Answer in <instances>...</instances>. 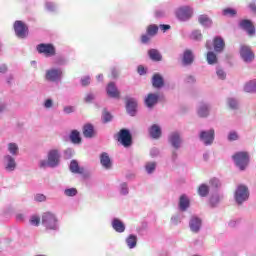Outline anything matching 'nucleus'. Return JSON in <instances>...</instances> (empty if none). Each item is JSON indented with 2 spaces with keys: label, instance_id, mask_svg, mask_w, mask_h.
<instances>
[{
  "label": "nucleus",
  "instance_id": "1",
  "mask_svg": "<svg viewBox=\"0 0 256 256\" xmlns=\"http://www.w3.org/2000/svg\"><path fill=\"white\" fill-rule=\"evenodd\" d=\"M232 159L236 167H238L240 171H245L249 166V161H250L249 152H245V151L236 152L232 156Z\"/></svg>",
  "mask_w": 256,
  "mask_h": 256
},
{
  "label": "nucleus",
  "instance_id": "2",
  "mask_svg": "<svg viewBox=\"0 0 256 256\" xmlns=\"http://www.w3.org/2000/svg\"><path fill=\"white\" fill-rule=\"evenodd\" d=\"M116 140L118 141V143H121V145L126 148L133 145V136L128 129H121L116 135Z\"/></svg>",
  "mask_w": 256,
  "mask_h": 256
},
{
  "label": "nucleus",
  "instance_id": "3",
  "mask_svg": "<svg viewBox=\"0 0 256 256\" xmlns=\"http://www.w3.org/2000/svg\"><path fill=\"white\" fill-rule=\"evenodd\" d=\"M42 225H44L46 229L55 231V229H57V218L53 213L46 212L42 215Z\"/></svg>",
  "mask_w": 256,
  "mask_h": 256
},
{
  "label": "nucleus",
  "instance_id": "4",
  "mask_svg": "<svg viewBox=\"0 0 256 256\" xmlns=\"http://www.w3.org/2000/svg\"><path fill=\"white\" fill-rule=\"evenodd\" d=\"M235 199L241 205L243 201H247L249 199V188L245 185H239L235 192Z\"/></svg>",
  "mask_w": 256,
  "mask_h": 256
},
{
  "label": "nucleus",
  "instance_id": "5",
  "mask_svg": "<svg viewBox=\"0 0 256 256\" xmlns=\"http://www.w3.org/2000/svg\"><path fill=\"white\" fill-rule=\"evenodd\" d=\"M14 31L20 39H25V37H27V35H29V28L21 20L15 21Z\"/></svg>",
  "mask_w": 256,
  "mask_h": 256
},
{
  "label": "nucleus",
  "instance_id": "6",
  "mask_svg": "<svg viewBox=\"0 0 256 256\" xmlns=\"http://www.w3.org/2000/svg\"><path fill=\"white\" fill-rule=\"evenodd\" d=\"M38 53L45 55V57H53L55 55V46L53 44H38L36 47Z\"/></svg>",
  "mask_w": 256,
  "mask_h": 256
},
{
  "label": "nucleus",
  "instance_id": "7",
  "mask_svg": "<svg viewBox=\"0 0 256 256\" xmlns=\"http://www.w3.org/2000/svg\"><path fill=\"white\" fill-rule=\"evenodd\" d=\"M240 57L245 63H251L255 59V53L251 50V47L242 45L240 47Z\"/></svg>",
  "mask_w": 256,
  "mask_h": 256
},
{
  "label": "nucleus",
  "instance_id": "8",
  "mask_svg": "<svg viewBox=\"0 0 256 256\" xmlns=\"http://www.w3.org/2000/svg\"><path fill=\"white\" fill-rule=\"evenodd\" d=\"M239 25L241 29H244V31L248 33L249 37H253V35H255V25H253L251 20L244 19L240 21Z\"/></svg>",
  "mask_w": 256,
  "mask_h": 256
},
{
  "label": "nucleus",
  "instance_id": "9",
  "mask_svg": "<svg viewBox=\"0 0 256 256\" xmlns=\"http://www.w3.org/2000/svg\"><path fill=\"white\" fill-rule=\"evenodd\" d=\"M200 139L205 145H211L215 140V130L211 129L209 131H202L200 133Z\"/></svg>",
  "mask_w": 256,
  "mask_h": 256
},
{
  "label": "nucleus",
  "instance_id": "10",
  "mask_svg": "<svg viewBox=\"0 0 256 256\" xmlns=\"http://www.w3.org/2000/svg\"><path fill=\"white\" fill-rule=\"evenodd\" d=\"M144 103L148 109H153L159 103V94L149 93L144 99Z\"/></svg>",
  "mask_w": 256,
  "mask_h": 256
},
{
  "label": "nucleus",
  "instance_id": "11",
  "mask_svg": "<svg viewBox=\"0 0 256 256\" xmlns=\"http://www.w3.org/2000/svg\"><path fill=\"white\" fill-rule=\"evenodd\" d=\"M193 15V11L189 7H183L177 10L176 17L180 19V21H187V19H191Z\"/></svg>",
  "mask_w": 256,
  "mask_h": 256
},
{
  "label": "nucleus",
  "instance_id": "12",
  "mask_svg": "<svg viewBox=\"0 0 256 256\" xmlns=\"http://www.w3.org/2000/svg\"><path fill=\"white\" fill-rule=\"evenodd\" d=\"M61 75H63V72L60 69H50L46 71V80L55 82L59 81L61 79Z\"/></svg>",
  "mask_w": 256,
  "mask_h": 256
},
{
  "label": "nucleus",
  "instance_id": "13",
  "mask_svg": "<svg viewBox=\"0 0 256 256\" xmlns=\"http://www.w3.org/2000/svg\"><path fill=\"white\" fill-rule=\"evenodd\" d=\"M59 151L58 150H50L48 153V165L49 167H57L59 165Z\"/></svg>",
  "mask_w": 256,
  "mask_h": 256
},
{
  "label": "nucleus",
  "instance_id": "14",
  "mask_svg": "<svg viewBox=\"0 0 256 256\" xmlns=\"http://www.w3.org/2000/svg\"><path fill=\"white\" fill-rule=\"evenodd\" d=\"M106 93L108 97H111L112 99H119L121 97V93L119 92L117 86L113 82H110L107 85Z\"/></svg>",
  "mask_w": 256,
  "mask_h": 256
},
{
  "label": "nucleus",
  "instance_id": "15",
  "mask_svg": "<svg viewBox=\"0 0 256 256\" xmlns=\"http://www.w3.org/2000/svg\"><path fill=\"white\" fill-rule=\"evenodd\" d=\"M151 83L154 89H162V87H165V79H163V76L159 73L152 76Z\"/></svg>",
  "mask_w": 256,
  "mask_h": 256
},
{
  "label": "nucleus",
  "instance_id": "16",
  "mask_svg": "<svg viewBox=\"0 0 256 256\" xmlns=\"http://www.w3.org/2000/svg\"><path fill=\"white\" fill-rule=\"evenodd\" d=\"M126 111L132 117L135 116V113L137 111V100H135L133 98L127 99L126 100Z\"/></svg>",
  "mask_w": 256,
  "mask_h": 256
},
{
  "label": "nucleus",
  "instance_id": "17",
  "mask_svg": "<svg viewBox=\"0 0 256 256\" xmlns=\"http://www.w3.org/2000/svg\"><path fill=\"white\" fill-rule=\"evenodd\" d=\"M213 47L215 53H222V51L225 49V40L219 36H216L213 40Z\"/></svg>",
  "mask_w": 256,
  "mask_h": 256
},
{
  "label": "nucleus",
  "instance_id": "18",
  "mask_svg": "<svg viewBox=\"0 0 256 256\" xmlns=\"http://www.w3.org/2000/svg\"><path fill=\"white\" fill-rule=\"evenodd\" d=\"M179 209L180 211H186L188 207L191 205V200H189V197L187 195L182 194L179 198Z\"/></svg>",
  "mask_w": 256,
  "mask_h": 256
},
{
  "label": "nucleus",
  "instance_id": "19",
  "mask_svg": "<svg viewBox=\"0 0 256 256\" xmlns=\"http://www.w3.org/2000/svg\"><path fill=\"white\" fill-rule=\"evenodd\" d=\"M149 135L152 137V139H160L162 135L161 127L157 124H153L149 128Z\"/></svg>",
  "mask_w": 256,
  "mask_h": 256
},
{
  "label": "nucleus",
  "instance_id": "20",
  "mask_svg": "<svg viewBox=\"0 0 256 256\" xmlns=\"http://www.w3.org/2000/svg\"><path fill=\"white\" fill-rule=\"evenodd\" d=\"M169 141L174 149H179V147H181V136H179V133H172L169 137Z\"/></svg>",
  "mask_w": 256,
  "mask_h": 256
},
{
  "label": "nucleus",
  "instance_id": "21",
  "mask_svg": "<svg viewBox=\"0 0 256 256\" xmlns=\"http://www.w3.org/2000/svg\"><path fill=\"white\" fill-rule=\"evenodd\" d=\"M195 57L193 56V51L187 49L183 53L182 63L183 65H191L193 63Z\"/></svg>",
  "mask_w": 256,
  "mask_h": 256
},
{
  "label": "nucleus",
  "instance_id": "22",
  "mask_svg": "<svg viewBox=\"0 0 256 256\" xmlns=\"http://www.w3.org/2000/svg\"><path fill=\"white\" fill-rule=\"evenodd\" d=\"M83 135L87 139H91L92 137H95V128L91 124H86L83 127Z\"/></svg>",
  "mask_w": 256,
  "mask_h": 256
},
{
  "label": "nucleus",
  "instance_id": "23",
  "mask_svg": "<svg viewBox=\"0 0 256 256\" xmlns=\"http://www.w3.org/2000/svg\"><path fill=\"white\" fill-rule=\"evenodd\" d=\"M190 229L193 233H198L199 229H201V219L192 217L190 220Z\"/></svg>",
  "mask_w": 256,
  "mask_h": 256
},
{
  "label": "nucleus",
  "instance_id": "24",
  "mask_svg": "<svg viewBox=\"0 0 256 256\" xmlns=\"http://www.w3.org/2000/svg\"><path fill=\"white\" fill-rule=\"evenodd\" d=\"M148 57L152 60V61H162L163 56L161 55V52H159V50L157 49H150L148 51Z\"/></svg>",
  "mask_w": 256,
  "mask_h": 256
},
{
  "label": "nucleus",
  "instance_id": "25",
  "mask_svg": "<svg viewBox=\"0 0 256 256\" xmlns=\"http://www.w3.org/2000/svg\"><path fill=\"white\" fill-rule=\"evenodd\" d=\"M100 163L105 169H111V158L106 152L102 153L100 156Z\"/></svg>",
  "mask_w": 256,
  "mask_h": 256
},
{
  "label": "nucleus",
  "instance_id": "26",
  "mask_svg": "<svg viewBox=\"0 0 256 256\" xmlns=\"http://www.w3.org/2000/svg\"><path fill=\"white\" fill-rule=\"evenodd\" d=\"M112 227L116 230L117 233H123L125 231V224L118 218H115L112 221Z\"/></svg>",
  "mask_w": 256,
  "mask_h": 256
},
{
  "label": "nucleus",
  "instance_id": "27",
  "mask_svg": "<svg viewBox=\"0 0 256 256\" xmlns=\"http://www.w3.org/2000/svg\"><path fill=\"white\" fill-rule=\"evenodd\" d=\"M5 160L7 161L6 169L8 171H15V168L17 167V163H15V158L7 155L5 156Z\"/></svg>",
  "mask_w": 256,
  "mask_h": 256
},
{
  "label": "nucleus",
  "instance_id": "28",
  "mask_svg": "<svg viewBox=\"0 0 256 256\" xmlns=\"http://www.w3.org/2000/svg\"><path fill=\"white\" fill-rule=\"evenodd\" d=\"M70 171L72 173H78L79 175L84 173L83 168L79 167V163L76 160H72L70 163Z\"/></svg>",
  "mask_w": 256,
  "mask_h": 256
},
{
  "label": "nucleus",
  "instance_id": "29",
  "mask_svg": "<svg viewBox=\"0 0 256 256\" xmlns=\"http://www.w3.org/2000/svg\"><path fill=\"white\" fill-rule=\"evenodd\" d=\"M198 21L200 25H203L204 27H211L213 21H211V18L207 15H200L198 18Z\"/></svg>",
  "mask_w": 256,
  "mask_h": 256
},
{
  "label": "nucleus",
  "instance_id": "30",
  "mask_svg": "<svg viewBox=\"0 0 256 256\" xmlns=\"http://www.w3.org/2000/svg\"><path fill=\"white\" fill-rule=\"evenodd\" d=\"M70 140L75 144L78 145L81 143V134L77 130H73L70 134Z\"/></svg>",
  "mask_w": 256,
  "mask_h": 256
},
{
  "label": "nucleus",
  "instance_id": "31",
  "mask_svg": "<svg viewBox=\"0 0 256 256\" xmlns=\"http://www.w3.org/2000/svg\"><path fill=\"white\" fill-rule=\"evenodd\" d=\"M159 31V26L155 25V24H151L147 27L146 29V33L147 35H149L150 37H155V35H157Z\"/></svg>",
  "mask_w": 256,
  "mask_h": 256
},
{
  "label": "nucleus",
  "instance_id": "32",
  "mask_svg": "<svg viewBox=\"0 0 256 256\" xmlns=\"http://www.w3.org/2000/svg\"><path fill=\"white\" fill-rule=\"evenodd\" d=\"M244 91H246V93H255L256 92V80H252V81L248 82L244 87Z\"/></svg>",
  "mask_w": 256,
  "mask_h": 256
},
{
  "label": "nucleus",
  "instance_id": "33",
  "mask_svg": "<svg viewBox=\"0 0 256 256\" xmlns=\"http://www.w3.org/2000/svg\"><path fill=\"white\" fill-rule=\"evenodd\" d=\"M206 61L209 65H215L217 63V54L215 52H208L206 55Z\"/></svg>",
  "mask_w": 256,
  "mask_h": 256
},
{
  "label": "nucleus",
  "instance_id": "34",
  "mask_svg": "<svg viewBox=\"0 0 256 256\" xmlns=\"http://www.w3.org/2000/svg\"><path fill=\"white\" fill-rule=\"evenodd\" d=\"M126 243H127L128 247H129V249H134V247H137V236L130 235L126 239Z\"/></svg>",
  "mask_w": 256,
  "mask_h": 256
},
{
  "label": "nucleus",
  "instance_id": "35",
  "mask_svg": "<svg viewBox=\"0 0 256 256\" xmlns=\"http://www.w3.org/2000/svg\"><path fill=\"white\" fill-rule=\"evenodd\" d=\"M199 117H207L209 115V107L206 104H201L198 109Z\"/></svg>",
  "mask_w": 256,
  "mask_h": 256
},
{
  "label": "nucleus",
  "instance_id": "36",
  "mask_svg": "<svg viewBox=\"0 0 256 256\" xmlns=\"http://www.w3.org/2000/svg\"><path fill=\"white\" fill-rule=\"evenodd\" d=\"M198 194L200 197H207L209 195V186L201 184L198 188Z\"/></svg>",
  "mask_w": 256,
  "mask_h": 256
},
{
  "label": "nucleus",
  "instance_id": "37",
  "mask_svg": "<svg viewBox=\"0 0 256 256\" xmlns=\"http://www.w3.org/2000/svg\"><path fill=\"white\" fill-rule=\"evenodd\" d=\"M156 167H157V164L155 162H148L145 165L146 172L149 175H151V173H153V171H155Z\"/></svg>",
  "mask_w": 256,
  "mask_h": 256
},
{
  "label": "nucleus",
  "instance_id": "38",
  "mask_svg": "<svg viewBox=\"0 0 256 256\" xmlns=\"http://www.w3.org/2000/svg\"><path fill=\"white\" fill-rule=\"evenodd\" d=\"M223 15H225V17H235V15H237V10L233 8H225L223 10Z\"/></svg>",
  "mask_w": 256,
  "mask_h": 256
},
{
  "label": "nucleus",
  "instance_id": "39",
  "mask_svg": "<svg viewBox=\"0 0 256 256\" xmlns=\"http://www.w3.org/2000/svg\"><path fill=\"white\" fill-rule=\"evenodd\" d=\"M102 119H103V123H109V121L113 119V116L111 115V113L107 111V109H104L102 114Z\"/></svg>",
  "mask_w": 256,
  "mask_h": 256
},
{
  "label": "nucleus",
  "instance_id": "40",
  "mask_svg": "<svg viewBox=\"0 0 256 256\" xmlns=\"http://www.w3.org/2000/svg\"><path fill=\"white\" fill-rule=\"evenodd\" d=\"M8 151L12 155H17V151H19V147L15 143H10V144H8Z\"/></svg>",
  "mask_w": 256,
  "mask_h": 256
},
{
  "label": "nucleus",
  "instance_id": "41",
  "mask_svg": "<svg viewBox=\"0 0 256 256\" xmlns=\"http://www.w3.org/2000/svg\"><path fill=\"white\" fill-rule=\"evenodd\" d=\"M64 195H66V197H75V195H77V190L76 188L66 189Z\"/></svg>",
  "mask_w": 256,
  "mask_h": 256
},
{
  "label": "nucleus",
  "instance_id": "42",
  "mask_svg": "<svg viewBox=\"0 0 256 256\" xmlns=\"http://www.w3.org/2000/svg\"><path fill=\"white\" fill-rule=\"evenodd\" d=\"M31 225H35V227H39V224L41 223V218L39 216H32L30 219Z\"/></svg>",
  "mask_w": 256,
  "mask_h": 256
},
{
  "label": "nucleus",
  "instance_id": "43",
  "mask_svg": "<svg viewBox=\"0 0 256 256\" xmlns=\"http://www.w3.org/2000/svg\"><path fill=\"white\" fill-rule=\"evenodd\" d=\"M228 106L230 107V109H237V107H239L237 101L233 98L228 99Z\"/></svg>",
  "mask_w": 256,
  "mask_h": 256
},
{
  "label": "nucleus",
  "instance_id": "44",
  "mask_svg": "<svg viewBox=\"0 0 256 256\" xmlns=\"http://www.w3.org/2000/svg\"><path fill=\"white\" fill-rule=\"evenodd\" d=\"M81 83L83 87H87L88 85L91 84V77L85 76L84 78L81 79Z\"/></svg>",
  "mask_w": 256,
  "mask_h": 256
},
{
  "label": "nucleus",
  "instance_id": "45",
  "mask_svg": "<svg viewBox=\"0 0 256 256\" xmlns=\"http://www.w3.org/2000/svg\"><path fill=\"white\" fill-rule=\"evenodd\" d=\"M210 185H211V187H214L215 189H217V187H220L221 183L219 182V179L212 178L210 180Z\"/></svg>",
  "mask_w": 256,
  "mask_h": 256
},
{
  "label": "nucleus",
  "instance_id": "46",
  "mask_svg": "<svg viewBox=\"0 0 256 256\" xmlns=\"http://www.w3.org/2000/svg\"><path fill=\"white\" fill-rule=\"evenodd\" d=\"M203 34H201V31L196 30L192 33V39H196V41H199V39H202Z\"/></svg>",
  "mask_w": 256,
  "mask_h": 256
},
{
  "label": "nucleus",
  "instance_id": "47",
  "mask_svg": "<svg viewBox=\"0 0 256 256\" xmlns=\"http://www.w3.org/2000/svg\"><path fill=\"white\" fill-rule=\"evenodd\" d=\"M239 139V135H237V132H230L228 135V141H237Z\"/></svg>",
  "mask_w": 256,
  "mask_h": 256
},
{
  "label": "nucleus",
  "instance_id": "48",
  "mask_svg": "<svg viewBox=\"0 0 256 256\" xmlns=\"http://www.w3.org/2000/svg\"><path fill=\"white\" fill-rule=\"evenodd\" d=\"M151 41V36L149 34H144L141 36V43H149Z\"/></svg>",
  "mask_w": 256,
  "mask_h": 256
},
{
  "label": "nucleus",
  "instance_id": "49",
  "mask_svg": "<svg viewBox=\"0 0 256 256\" xmlns=\"http://www.w3.org/2000/svg\"><path fill=\"white\" fill-rule=\"evenodd\" d=\"M47 199V197H45V195L43 194H37L35 196V201H38L39 203L45 201Z\"/></svg>",
  "mask_w": 256,
  "mask_h": 256
},
{
  "label": "nucleus",
  "instance_id": "50",
  "mask_svg": "<svg viewBox=\"0 0 256 256\" xmlns=\"http://www.w3.org/2000/svg\"><path fill=\"white\" fill-rule=\"evenodd\" d=\"M44 106L46 107V109H51V107H53V100L47 99V100L45 101Z\"/></svg>",
  "mask_w": 256,
  "mask_h": 256
},
{
  "label": "nucleus",
  "instance_id": "51",
  "mask_svg": "<svg viewBox=\"0 0 256 256\" xmlns=\"http://www.w3.org/2000/svg\"><path fill=\"white\" fill-rule=\"evenodd\" d=\"M127 193H129L128 189H127V184H122L121 186V194L122 195H127Z\"/></svg>",
  "mask_w": 256,
  "mask_h": 256
},
{
  "label": "nucleus",
  "instance_id": "52",
  "mask_svg": "<svg viewBox=\"0 0 256 256\" xmlns=\"http://www.w3.org/2000/svg\"><path fill=\"white\" fill-rule=\"evenodd\" d=\"M95 99V96L93 94H87L85 97L86 103H91Z\"/></svg>",
  "mask_w": 256,
  "mask_h": 256
},
{
  "label": "nucleus",
  "instance_id": "53",
  "mask_svg": "<svg viewBox=\"0 0 256 256\" xmlns=\"http://www.w3.org/2000/svg\"><path fill=\"white\" fill-rule=\"evenodd\" d=\"M217 75H218L219 79H225V77H226L225 71H223L222 69L217 70Z\"/></svg>",
  "mask_w": 256,
  "mask_h": 256
},
{
  "label": "nucleus",
  "instance_id": "54",
  "mask_svg": "<svg viewBox=\"0 0 256 256\" xmlns=\"http://www.w3.org/2000/svg\"><path fill=\"white\" fill-rule=\"evenodd\" d=\"M138 73L139 75H145L147 73V70H145V67L143 66H138Z\"/></svg>",
  "mask_w": 256,
  "mask_h": 256
},
{
  "label": "nucleus",
  "instance_id": "55",
  "mask_svg": "<svg viewBox=\"0 0 256 256\" xmlns=\"http://www.w3.org/2000/svg\"><path fill=\"white\" fill-rule=\"evenodd\" d=\"M73 111H74V109H73L72 106H66V107H64V113L69 114V113H73Z\"/></svg>",
  "mask_w": 256,
  "mask_h": 256
},
{
  "label": "nucleus",
  "instance_id": "56",
  "mask_svg": "<svg viewBox=\"0 0 256 256\" xmlns=\"http://www.w3.org/2000/svg\"><path fill=\"white\" fill-rule=\"evenodd\" d=\"M160 29L162 30V31H169V29H171V26L170 25H167V24H162V25H160Z\"/></svg>",
  "mask_w": 256,
  "mask_h": 256
},
{
  "label": "nucleus",
  "instance_id": "57",
  "mask_svg": "<svg viewBox=\"0 0 256 256\" xmlns=\"http://www.w3.org/2000/svg\"><path fill=\"white\" fill-rule=\"evenodd\" d=\"M40 167L45 168V167H49V160H41L40 161Z\"/></svg>",
  "mask_w": 256,
  "mask_h": 256
},
{
  "label": "nucleus",
  "instance_id": "58",
  "mask_svg": "<svg viewBox=\"0 0 256 256\" xmlns=\"http://www.w3.org/2000/svg\"><path fill=\"white\" fill-rule=\"evenodd\" d=\"M249 7H250L252 13H256V4H255V2L250 3Z\"/></svg>",
  "mask_w": 256,
  "mask_h": 256
},
{
  "label": "nucleus",
  "instance_id": "59",
  "mask_svg": "<svg viewBox=\"0 0 256 256\" xmlns=\"http://www.w3.org/2000/svg\"><path fill=\"white\" fill-rule=\"evenodd\" d=\"M111 73H112V77H114V79L119 77V72L116 69H112Z\"/></svg>",
  "mask_w": 256,
  "mask_h": 256
},
{
  "label": "nucleus",
  "instance_id": "60",
  "mask_svg": "<svg viewBox=\"0 0 256 256\" xmlns=\"http://www.w3.org/2000/svg\"><path fill=\"white\" fill-rule=\"evenodd\" d=\"M6 72H7V66L6 65L0 66V73H6Z\"/></svg>",
  "mask_w": 256,
  "mask_h": 256
},
{
  "label": "nucleus",
  "instance_id": "61",
  "mask_svg": "<svg viewBox=\"0 0 256 256\" xmlns=\"http://www.w3.org/2000/svg\"><path fill=\"white\" fill-rule=\"evenodd\" d=\"M203 157H204V161H208L209 160V154L208 153L204 154Z\"/></svg>",
  "mask_w": 256,
  "mask_h": 256
},
{
  "label": "nucleus",
  "instance_id": "62",
  "mask_svg": "<svg viewBox=\"0 0 256 256\" xmlns=\"http://www.w3.org/2000/svg\"><path fill=\"white\" fill-rule=\"evenodd\" d=\"M97 79H98V81H101V80L103 79V74H99V75L97 76Z\"/></svg>",
  "mask_w": 256,
  "mask_h": 256
},
{
  "label": "nucleus",
  "instance_id": "63",
  "mask_svg": "<svg viewBox=\"0 0 256 256\" xmlns=\"http://www.w3.org/2000/svg\"><path fill=\"white\" fill-rule=\"evenodd\" d=\"M206 48L211 49V46H209V44H206Z\"/></svg>",
  "mask_w": 256,
  "mask_h": 256
},
{
  "label": "nucleus",
  "instance_id": "64",
  "mask_svg": "<svg viewBox=\"0 0 256 256\" xmlns=\"http://www.w3.org/2000/svg\"><path fill=\"white\" fill-rule=\"evenodd\" d=\"M188 79H190V81H194V78L192 76H190Z\"/></svg>",
  "mask_w": 256,
  "mask_h": 256
}]
</instances>
